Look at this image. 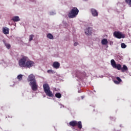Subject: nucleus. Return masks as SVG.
Listing matches in <instances>:
<instances>
[{
    "label": "nucleus",
    "instance_id": "f257e3e1",
    "mask_svg": "<svg viewBox=\"0 0 131 131\" xmlns=\"http://www.w3.org/2000/svg\"><path fill=\"white\" fill-rule=\"evenodd\" d=\"M19 66L20 67L27 68H30L34 65V62L29 59L28 57L26 56H23L18 62Z\"/></svg>",
    "mask_w": 131,
    "mask_h": 131
},
{
    "label": "nucleus",
    "instance_id": "f03ea898",
    "mask_svg": "<svg viewBox=\"0 0 131 131\" xmlns=\"http://www.w3.org/2000/svg\"><path fill=\"white\" fill-rule=\"evenodd\" d=\"M28 81H31L29 83L32 90L33 91L37 90V84L36 83V80H35V76L33 74L30 75L28 77Z\"/></svg>",
    "mask_w": 131,
    "mask_h": 131
},
{
    "label": "nucleus",
    "instance_id": "7ed1b4c3",
    "mask_svg": "<svg viewBox=\"0 0 131 131\" xmlns=\"http://www.w3.org/2000/svg\"><path fill=\"white\" fill-rule=\"evenodd\" d=\"M79 13V10L76 7L73 8L71 11L69 13L68 17L70 19H73V18H75Z\"/></svg>",
    "mask_w": 131,
    "mask_h": 131
},
{
    "label": "nucleus",
    "instance_id": "20e7f679",
    "mask_svg": "<svg viewBox=\"0 0 131 131\" xmlns=\"http://www.w3.org/2000/svg\"><path fill=\"white\" fill-rule=\"evenodd\" d=\"M44 91L47 96L49 97H53V93L51 92L50 86L48 84H44L43 85Z\"/></svg>",
    "mask_w": 131,
    "mask_h": 131
},
{
    "label": "nucleus",
    "instance_id": "39448f33",
    "mask_svg": "<svg viewBox=\"0 0 131 131\" xmlns=\"http://www.w3.org/2000/svg\"><path fill=\"white\" fill-rule=\"evenodd\" d=\"M114 36L117 38H124L125 35L122 33H114Z\"/></svg>",
    "mask_w": 131,
    "mask_h": 131
},
{
    "label": "nucleus",
    "instance_id": "423d86ee",
    "mask_svg": "<svg viewBox=\"0 0 131 131\" xmlns=\"http://www.w3.org/2000/svg\"><path fill=\"white\" fill-rule=\"evenodd\" d=\"M91 12L93 17H97V16L99 15V13L98 12V11L94 8H92L91 9Z\"/></svg>",
    "mask_w": 131,
    "mask_h": 131
},
{
    "label": "nucleus",
    "instance_id": "0eeeda50",
    "mask_svg": "<svg viewBox=\"0 0 131 131\" xmlns=\"http://www.w3.org/2000/svg\"><path fill=\"white\" fill-rule=\"evenodd\" d=\"M53 67H54V68H55V69H58V68H60V63L57 61L53 62Z\"/></svg>",
    "mask_w": 131,
    "mask_h": 131
},
{
    "label": "nucleus",
    "instance_id": "6e6552de",
    "mask_svg": "<svg viewBox=\"0 0 131 131\" xmlns=\"http://www.w3.org/2000/svg\"><path fill=\"white\" fill-rule=\"evenodd\" d=\"M11 20L12 21H13V22H18V21H20V18H19V16H15L12 17Z\"/></svg>",
    "mask_w": 131,
    "mask_h": 131
},
{
    "label": "nucleus",
    "instance_id": "1a4fd4ad",
    "mask_svg": "<svg viewBox=\"0 0 131 131\" xmlns=\"http://www.w3.org/2000/svg\"><path fill=\"white\" fill-rule=\"evenodd\" d=\"M2 31L3 33H9L10 29H9V28L7 27H3L2 28Z\"/></svg>",
    "mask_w": 131,
    "mask_h": 131
},
{
    "label": "nucleus",
    "instance_id": "9d476101",
    "mask_svg": "<svg viewBox=\"0 0 131 131\" xmlns=\"http://www.w3.org/2000/svg\"><path fill=\"white\" fill-rule=\"evenodd\" d=\"M101 44L103 46H106V45H108V40L106 38H104L101 40Z\"/></svg>",
    "mask_w": 131,
    "mask_h": 131
},
{
    "label": "nucleus",
    "instance_id": "9b49d317",
    "mask_svg": "<svg viewBox=\"0 0 131 131\" xmlns=\"http://www.w3.org/2000/svg\"><path fill=\"white\" fill-rule=\"evenodd\" d=\"M69 124L71 126H76L77 125V122L76 121H73L70 122Z\"/></svg>",
    "mask_w": 131,
    "mask_h": 131
},
{
    "label": "nucleus",
    "instance_id": "f8f14e48",
    "mask_svg": "<svg viewBox=\"0 0 131 131\" xmlns=\"http://www.w3.org/2000/svg\"><path fill=\"white\" fill-rule=\"evenodd\" d=\"M111 64L112 66L113 67V68H115V67H116V62H115V60L114 59H112L111 60Z\"/></svg>",
    "mask_w": 131,
    "mask_h": 131
},
{
    "label": "nucleus",
    "instance_id": "ddd939ff",
    "mask_svg": "<svg viewBox=\"0 0 131 131\" xmlns=\"http://www.w3.org/2000/svg\"><path fill=\"white\" fill-rule=\"evenodd\" d=\"M127 69V67H126L125 65H123V67L121 68V70L122 71V72H124L125 71H126Z\"/></svg>",
    "mask_w": 131,
    "mask_h": 131
},
{
    "label": "nucleus",
    "instance_id": "4468645a",
    "mask_svg": "<svg viewBox=\"0 0 131 131\" xmlns=\"http://www.w3.org/2000/svg\"><path fill=\"white\" fill-rule=\"evenodd\" d=\"M116 69H118V70H121V65L120 64H116Z\"/></svg>",
    "mask_w": 131,
    "mask_h": 131
},
{
    "label": "nucleus",
    "instance_id": "2eb2a0df",
    "mask_svg": "<svg viewBox=\"0 0 131 131\" xmlns=\"http://www.w3.org/2000/svg\"><path fill=\"white\" fill-rule=\"evenodd\" d=\"M47 36L48 38H49V39H53L54 38V36H53V35H52V34H48Z\"/></svg>",
    "mask_w": 131,
    "mask_h": 131
},
{
    "label": "nucleus",
    "instance_id": "dca6fc26",
    "mask_svg": "<svg viewBox=\"0 0 131 131\" xmlns=\"http://www.w3.org/2000/svg\"><path fill=\"white\" fill-rule=\"evenodd\" d=\"M23 78V75L20 74L17 76V79L19 81H21Z\"/></svg>",
    "mask_w": 131,
    "mask_h": 131
},
{
    "label": "nucleus",
    "instance_id": "f3484780",
    "mask_svg": "<svg viewBox=\"0 0 131 131\" xmlns=\"http://www.w3.org/2000/svg\"><path fill=\"white\" fill-rule=\"evenodd\" d=\"M33 37H34V35L33 34H31L29 36V41H31V40H33Z\"/></svg>",
    "mask_w": 131,
    "mask_h": 131
},
{
    "label": "nucleus",
    "instance_id": "a211bd4d",
    "mask_svg": "<svg viewBox=\"0 0 131 131\" xmlns=\"http://www.w3.org/2000/svg\"><path fill=\"white\" fill-rule=\"evenodd\" d=\"M55 97L56 98H58V99H60V98H61V97H62V95H61V94L60 93H57L55 94Z\"/></svg>",
    "mask_w": 131,
    "mask_h": 131
},
{
    "label": "nucleus",
    "instance_id": "6ab92c4d",
    "mask_svg": "<svg viewBox=\"0 0 131 131\" xmlns=\"http://www.w3.org/2000/svg\"><path fill=\"white\" fill-rule=\"evenodd\" d=\"M77 125H78V127L81 129V128H82V125L81 124V121H79L78 123H77Z\"/></svg>",
    "mask_w": 131,
    "mask_h": 131
},
{
    "label": "nucleus",
    "instance_id": "aec40b11",
    "mask_svg": "<svg viewBox=\"0 0 131 131\" xmlns=\"http://www.w3.org/2000/svg\"><path fill=\"white\" fill-rule=\"evenodd\" d=\"M125 3H126L129 7H131V0H125Z\"/></svg>",
    "mask_w": 131,
    "mask_h": 131
},
{
    "label": "nucleus",
    "instance_id": "412c9836",
    "mask_svg": "<svg viewBox=\"0 0 131 131\" xmlns=\"http://www.w3.org/2000/svg\"><path fill=\"white\" fill-rule=\"evenodd\" d=\"M121 47L122 49H125V48H126V45H125L124 43H122Z\"/></svg>",
    "mask_w": 131,
    "mask_h": 131
},
{
    "label": "nucleus",
    "instance_id": "4be33fe9",
    "mask_svg": "<svg viewBox=\"0 0 131 131\" xmlns=\"http://www.w3.org/2000/svg\"><path fill=\"white\" fill-rule=\"evenodd\" d=\"M92 28H87L86 30L88 31V33H92Z\"/></svg>",
    "mask_w": 131,
    "mask_h": 131
},
{
    "label": "nucleus",
    "instance_id": "5701e85b",
    "mask_svg": "<svg viewBox=\"0 0 131 131\" xmlns=\"http://www.w3.org/2000/svg\"><path fill=\"white\" fill-rule=\"evenodd\" d=\"M77 46H79V43L77 41L74 42V47H77Z\"/></svg>",
    "mask_w": 131,
    "mask_h": 131
},
{
    "label": "nucleus",
    "instance_id": "b1692460",
    "mask_svg": "<svg viewBox=\"0 0 131 131\" xmlns=\"http://www.w3.org/2000/svg\"><path fill=\"white\" fill-rule=\"evenodd\" d=\"M5 45L7 49H10V48H11V45L10 44L5 43Z\"/></svg>",
    "mask_w": 131,
    "mask_h": 131
},
{
    "label": "nucleus",
    "instance_id": "393cba45",
    "mask_svg": "<svg viewBox=\"0 0 131 131\" xmlns=\"http://www.w3.org/2000/svg\"><path fill=\"white\" fill-rule=\"evenodd\" d=\"M48 73H49L50 74H52L53 73H54V71L52 70H49L48 71H47Z\"/></svg>",
    "mask_w": 131,
    "mask_h": 131
},
{
    "label": "nucleus",
    "instance_id": "a878e982",
    "mask_svg": "<svg viewBox=\"0 0 131 131\" xmlns=\"http://www.w3.org/2000/svg\"><path fill=\"white\" fill-rule=\"evenodd\" d=\"M114 82L115 83H116V84H119V83H120V82H119V81L116 80L114 81Z\"/></svg>",
    "mask_w": 131,
    "mask_h": 131
},
{
    "label": "nucleus",
    "instance_id": "bb28decb",
    "mask_svg": "<svg viewBox=\"0 0 131 131\" xmlns=\"http://www.w3.org/2000/svg\"><path fill=\"white\" fill-rule=\"evenodd\" d=\"M117 79L118 81H119L120 82V81H121V79H120V78H119L118 77H117Z\"/></svg>",
    "mask_w": 131,
    "mask_h": 131
},
{
    "label": "nucleus",
    "instance_id": "cd10ccee",
    "mask_svg": "<svg viewBox=\"0 0 131 131\" xmlns=\"http://www.w3.org/2000/svg\"><path fill=\"white\" fill-rule=\"evenodd\" d=\"M110 46H113V41H111L110 42Z\"/></svg>",
    "mask_w": 131,
    "mask_h": 131
},
{
    "label": "nucleus",
    "instance_id": "c85d7f7f",
    "mask_svg": "<svg viewBox=\"0 0 131 131\" xmlns=\"http://www.w3.org/2000/svg\"><path fill=\"white\" fill-rule=\"evenodd\" d=\"M114 33H120V32H114Z\"/></svg>",
    "mask_w": 131,
    "mask_h": 131
},
{
    "label": "nucleus",
    "instance_id": "c756f323",
    "mask_svg": "<svg viewBox=\"0 0 131 131\" xmlns=\"http://www.w3.org/2000/svg\"><path fill=\"white\" fill-rule=\"evenodd\" d=\"M83 98H84L83 96H82V97H81V98H82V99H83Z\"/></svg>",
    "mask_w": 131,
    "mask_h": 131
},
{
    "label": "nucleus",
    "instance_id": "7c9ffc66",
    "mask_svg": "<svg viewBox=\"0 0 131 131\" xmlns=\"http://www.w3.org/2000/svg\"><path fill=\"white\" fill-rule=\"evenodd\" d=\"M90 34H87V35H90Z\"/></svg>",
    "mask_w": 131,
    "mask_h": 131
},
{
    "label": "nucleus",
    "instance_id": "2f4dec72",
    "mask_svg": "<svg viewBox=\"0 0 131 131\" xmlns=\"http://www.w3.org/2000/svg\"><path fill=\"white\" fill-rule=\"evenodd\" d=\"M87 32H85V33H86Z\"/></svg>",
    "mask_w": 131,
    "mask_h": 131
}]
</instances>
